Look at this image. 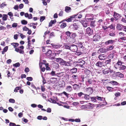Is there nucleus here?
Returning a JSON list of instances; mask_svg holds the SVG:
<instances>
[{"label":"nucleus","instance_id":"f257e3e1","mask_svg":"<svg viewBox=\"0 0 126 126\" xmlns=\"http://www.w3.org/2000/svg\"><path fill=\"white\" fill-rule=\"evenodd\" d=\"M85 78L86 82L89 84H95V83L96 82L95 80L93 78H91L88 76H86Z\"/></svg>","mask_w":126,"mask_h":126},{"label":"nucleus","instance_id":"f03ea898","mask_svg":"<svg viewBox=\"0 0 126 126\" xmlns=\"http://www.w3.org/2000/svg\"><path fill=\"white\" fill-rule=\"evenodd\" d=\"M55 54L54 53H52V52L51 50L48 49L47 52L45 53V55L49 57L53 58L55 56Z\"/></svg>","mask_w":126,"mask_h":126},{"label":"nucleus","instance_id":"7ed1b4c3","mask_svg":"<svg viewBox=\"0 0 126 126\" xmlns=\"http://www.w3.org/2000/svg\"><path fill=\"white\" fill-rule=\"evenodd\" d=\"M101 38V37L99 33H97L93 36V40L94 41H98L100 40Z\"/></svg>","mask_w":126,"mask_h":126},{"label":"nucleus","instance_id":"20e7f679","mask_svg":"<svg viewBox=\"0 0 126 126\" xmlns=\"http://www.w3.org/2000/svg\"><path fill=\"white\" fill-rule=\"evenodd\" d=\"M77 63V65L82 68H83V65L85 64V61L81 59L79 60L78 61L75 62Z\"/></svg>","mask_w":126,"mask_h":126},{"label":"nucleus","instance_id":"39448f33","mask_svg":"<svg viewBox=\"0 0 126 126\" xmlns=\"http://www.w3.org/2000/svg\"><path fill=\"white\" fill-rule=\"evenodd\" d=\"M78 47L77 45L74 44L71 45L70 46V50L73 52L77 51L78 50Z\"/></svg>","mask_w":126,"mask_h":126},{"label":"nucleus","instance_id":"423d86ee","mask_svg":"<svg viewBox=\"0 0 126 126\" xmlns=\"http://www.w3.org/2000/svg\"><path fill=\"white\" fill-rule=\"evenodd\" d=\"M11 45L14 46V47L15 49V50L17 52H19V49L17 48V47H18L19 45V44L17 43H13L11 44Z\"/></svg>","mask_w":126,"mask_h":126},{"label":"nucleus","instance_id":"0eeeda50","mask_svg":"<svg viewBox=\"0 0 126 126\" xmlns=\"http://www.w3.org/2000/svg\"><path fill=\"white\" fill-rule=\"evenodd\" d=\"M86 33L88 35L90 36L93 34V30L89 27H88L86 30Z\"/></svg>","mask_w":126,"mask_h":126},{"label":"nucleus","instance_id":"6e6552de","mask_svg":"<svg viewBox=\"0 0 126 126\" xmlns=\"http://www.w3.org/2000/svg\"><path fill=\"white\" fill-rule=\"evenodd\" d=\"M93 90L92 88L89 87L88 88H86V93L89 95H91L93 92Z\"/></svg>","mask_w":126,"mask_h":126},{"label":"nucleus","instance_id":"1a4fd4ad","mask_svg":"<svg viewBox=\"0 0 126 126\" xmlns=\"http://www.w3.org/2000/svg\"><path fill=\"white\" fill-rule=\"evenodd\" d=\"M90 26L92 28H94L95 27H98L97 22L95 20L92 21L90 24Z\"/></svg>","mask_w":126,"mask_h":126},{"label":"nucleus","instance_id":"9d476101","mask_svg":"<svg viewBox=\"0 0 126 126\" xmlns=\"http://www.w3.org/2000/svg\"><path fill=\"white\" fill-rule=\"evenodd\" d=\"M79 26V25L78 23H74L71 26L72 29L75 30H77L78 29Z\"/></svg>","mask_w":126,"mask_h":126},{"label":"nucleus","instance_id":"9b49d317","mask_svg":"<svg viewBox=\"0 0 126 126\" xmlns=\"http://www.w3.org/2000/svg\"><path fill=\"white\" fill-rule=\"evenodd\" d=\"M46 64H44L41 63H40L39 66L42 71L43 72L45 71Z\"/></svg>","mask_w":126,"mask_h":126},{"label":"nucleus","instance_id":"f8f14e48","mask_svg":"<svg viewBox=\"0 0 126 126\" xmlns=\"http://www.w3.org/2000/svg\"><path fill=\"white\" fill-rule=\"evenodd\" d=\"M104 22L102 19L99 20L97 22L98 26L100 27V26H103L104 24Z\"/></svg>","mask_w":126,"mask_h":126},{"label":"nucleus","instance_id":"ddd939ff","mask_svg":"<svg viewBox=\"0 0 126 126\" xmlns=\"http://www.w3.org/2000/svg\"><path fill=\"white\" fill-rule=\"evenodd\" d=\"M117 76L116 73H115V72H113V70H111V76L113 78H115Z\"/></svg>","mask_w":126,"mask_h":126},{"label":"nucleus","instance_id":"4468645a","mask_svg":"<svg viewBox=\"0 0 126 126\" xmlns=\"http://www.w3.org/2000/svg\"><path fill=\"white\" fill-rule=\"evenodd\" d=\"M56 61L57 62L61 64H63L64 61L61 58L56 59Z\"/></svg>","mask_w":126,"mask_h":126},{"label":"nucleus","instance_id":"2eb2a0df","mask_svg":"<svg viewBox=\"0 0 126 126\" xmlns=\"http://www.w3.org/2000/svg\"><path fill=\"white\" fill-rule=\"evenodd\" d=\"M111 13L112 15H113V16L115 18L118 17H119L120 16V15L116 13L115 12H112V11Z\"/></svg>","mask_w":126,"mask_h":126},{"label":"nucleus","instance_id":"dca6fc26","mask_svg":"<svg viewBox=\"0 0 126 126\" xmlns=\"http://www.w3.org/2000/svg\"><path fill=\"white\" fill-rule=\"evenodd\" d=\"M56 22V19L54 20H51L49 23L48 27H50L52 26L53 24H54Z\"/></svg>","mask_w":126,"mask_h":126},{"label":"nucleus","instance_id":"f3484780","mask_svg":"<svg viewBox=\"0 0 126 126\" xmlns=\"http://www.w3.org/2000/svg\"><path fill=\"white\" fill-rule=\"evenodd\" d=\"M77 68L74 67L72 69H70V73L73 74L76 73L77 72Z\"/></svg>","mask_w":126,"mask_h":126},{"label":"nucleus","instance_id":"a211bd4d","mask_svg":"<svg viewBox=\"0 0 126 126\" xmlns=\"http://www.w3.org/2000/svg\"><path fill=\"white\" fill-rule=\"evenodd\" d=\"M71 10V9L70 7L66 6L65 7V11L67 13L70 12Z\"/></svg>","mask_w":126,"mask_h":126},{"label":"nucleus","instance_id":"6ab92c4d","mask_svg":"<svg viewBox=\"0 0 126 126\" xmlns=\"http://www.w3.org/2000/svg\"><path fill=\"white\" fill-rule=\"evenodd\" d=\"M98 58L100 60H104L105 59L106 56L104 54H100L98 56Z\"/></svg>","mask_w":126,"mask_h":126},{"label":"nucleus","instance_id":"aec40b11","mask_svg":"<svg viewBox=\"0 0 126 126\" xmlns=\"http://www.w3.org/2000/svg\"><path fill=\"white\" fill-rule=\"evenodd\" d=\"M19 48L20 49H19V52L20 54H24V52L23 50V49L24 48V47L23 46H20Z\"/></svg>","mask_w":126,"mask_h":126},{"label":"nucleus","instance_id":"412c9836","mask_svg":"<svg viewBox=\"0 0 126 126\" xmlns=\"http://www.w3.org/2000/svg\"><path fill=\"white\" fill-rule=\"evenodd\" d=\"M95 65L99 67H101L103 66V63L102 62L99 61L95 64Z\"/></svg>","mask_w":126,"mask_h":126},{"label":"nucleus","instance_id":"4be33fe9","mask_svg":"<svg viewBox=\"0 0 126 126\" xmlns=\"http://www.w3.org/2000/svg\"><path fill=\"white\" fill-rule=\"evenodd\" d=\"M72 19H71V18L70 17L69 18H68L67 19H64L61 22H59V23H61L65 21H66L67 22H71L72 21Z\"/></svg>","mask_w":126,"mask_h":126},{"label":"nucleus","instance_id":"5701e85b","mask_svg":"<svg viewBox=\"0 0 126 126\" xmlns=\"http://www.w3.org/2000/svg\"><path fill=\"white\" fill-rule=\"evenodd\" d=\"M77 44L78 47L80 48H83L84 47L82 45V43L81 42L78 41Z\"/></svg>","mask_w":126,"mask_h":126},{"label":"nucleus","instance_id":"b1692460","mask_svg":"<svg viewBox=\"0 0 126 126\" xmlns=\"http://www.w3.org/2000/svg\"><path fill=\"white\" fill-rule=\"evenodd\" d=\"M48 101H49L50 102L52 103H57V104H58L59 105V106H61L62 105L61 104H59V103H57L56 101L51 98L49 99H48Z\"/></svg>","mask_w":126,"mask_h":126},{"label":"nucleus","instance_id":"393cba45","mask_svg":"<svg viewBox=\"0 0 126 126\" xmlns=\"http://www.w3.org/2000/svg\"><path fill=\"white\" fill-rule=\"evenodd\" d=\"M48 47L47 46H46L44 47H42V50L43 52H47V51L48 50Z\"/></svg>","mask_w":126,"mask_h":126},{"label":"nucleus","instance_id":"a878e982","mask_svg":"<svg viewBox=\"0 0 126 126\" xmlns=\"http://www.w3.org/2000/svg\"><path fill=\"white\" fill-rule=\"evenodd\" d=\"M81 49V50L82 54H86L87 52V49L84 47H83V48H82Z\"/></svg>","mask_w":126,"mask_h":126},{"label":"nucleus","instance_id":"bb28decb","mask_svg":"<svg viewBox=\"0 0 126 126\" xmlns=\"http://www.w3.org/2000/svg\"><path fill=\"white\" fill-rule=\"evenodd\" d=\"M66 89L67 92H71L72 90V88L70 86H68L66 87Z\"/></svg>","mask_w":126,"mask_h":126},{"label":"nucleus","instance_id":"cd10ccee","mask_svg":"<svg viewBox=\"0 0 126 126\" xmlns=\"http://www.w3.org/2000/svg\"><path fill=\"white\" fill-rule=\"evenodd\" d=\"M80 78L81 79V81L82 82H83L84 81H85V76L84 75H81L80 76Z\"/></svg>","mask_w":126,"mask_h":126},{"label":"nucleus","instance_id":"c85d7f7f","mask_svg":"<svg viewBox=\"0 0 126 126\" xmlns=\"http://www.w3.org/2000/svg\"><path fill=\"white\" fill-rule=\"evenodd\" d=\"M123 26L122 25L119 24H118L117 25L116 28L118 30H121L122 29Z\"/></svg>","mask_w":126,"mask_h":126},{"label":"nucleus","instance_id":"c756f323","mask_svg":"<svg viewBox=\"0 0 126 126\" xmlns=\"http://www.w3.org/2000/svg\"><path fill=\"white\" fill-rule=\"evenodd\" d=\"M79 86L77 84H74L73 85V88L75 90H77L79 88Z\"/></svg>","mask_w":126,"mask_h":126},{"label":"nucleus","instance_id":"7c9ffc66","mask_svg":"<svg viewBox=\"0 0 126 126\" xmlns=\"http://www.w3.org/2000/svg\"><path fill=\"white\" fill-rule=\"evenodd\" d=\"M89 94H84V98L86 100H89L91 98Z\"/></svg>","mask_w":126,"mask_h":126},{"label":"nucleus","instance_id":"2f4dec72","mask_svg":"<svg viewBox=\"0 0 126 126\" xmlns=\"http://www.w3.org/2000/svg\"><path fill=\"white\" fill-rule=\"evenodd\" d=\"M84 72L85 74L87 75V76H88L90 74L91 72L90 70L88 69H86L84 70Z\"/></svg>","mask_w":126,"mask_h":126},{"label":"nucleus","instance_id":"473e14b6","mask_svg":"<svg viewBox=\"0 0 126 126\" xmlns=\"http://www.w3.org/2000/svg\"><path fill=\"white\" fill-rule=\"evenodd\" d=\"M117 76L121 78H123L124 77V75L119 72H117Z\"/></svg>","mask_w":126,"mask_h":126},{"label":"nucleus","instance_id":"72a5a7b5","mask_svg":"<svg viewBox=\"0 0 126 126\" xmlns=\"http://www.w3.org/2000/svg\"><path fill=\"white\" fill-rule=\"evenodd\" d=\"M99 51H100L102 53H105L107 52V50L106 49V48L103 47L100 48L99 50Z\"/></svg>","mask_w":126,"mask_h":126},{"label":"nucleus","instance_id":"f704fd0d","mask_svg":"<svg viewBox=\"0 0 126 126\" xmlns=\"http://www.w3.org/2000/svg\"><path fill=\"white\" fill-rule=\"evenodd\" d=\"M8 49V46H7L4 47L3 49V50L2 52V54H3L5 52H6L7 51Z\"/></svg>","mask_w":126,"mask_h":126},{"label":"nucleus","instance_id":"c9c22d12","mask_svg":"<svg viewBox=\"0 0 126 126\" xmlns=\"http://www.w3.org/2000/svg\"><path fill=\"white\" fill-rule=\"evenodd\" d=\"M67 26L66 23H62L60 26L61 28L63 29Z\"/></svg>","mask_w":126,"mask_h":126},{"label":"nucleus","instance_id":"e433bc0d","mask_svg":"<svg viewBox=\"0 0 126 126\" xmlns=\"http://www.w3.org/2000/svg\"><path fill=\"white\" fill-rule=\"evenodd\" d=\"M63 64L65 66H70V63L69 62H66L64 61Z\"/></svg>","mask_w":126,"mask_h":126},{"label":"nucleus","instance_id":"4c0bfd02","mask_svg":"<svg viewBox=\"0 0 126 126\" xmlns=\"http://www.w3.org/2000/svg\"><path fill=\"white\" fill-rule=\"evenodd\" d=\"M21 88V86L16 87L14 89V92H17L18 90H19Z\"/></svg>","mask_w":126,"mask_h":126},{"label":"nucleus","instance_id":"58836bf2","mask_svg":"<svg viewBox=\"0 0 126 126\" xmlns=\"http://www.w3.org/2000/svg\"><path fill=\"white\" fill-rule=\"evenodd\" d=\"M7 16L6 14H3V16L2 19L3 20L5 21L7 19Z\"/></svg>","mask_w":126,"mask_h":126},{"label":"nucleus","instance_id":"ea45409f","mask_svg":"<svg viewBox=\"0 0 126 126\" xmlns=\"http://www.w3.org/2000/svg\"><path fill=\"white\" fill-rule=\"evenodd\" d=\"M62 50H55V53L54 54H55V55H56V54L59 55V54L61 52H62Z\"/></svg>","mask_w":126,"mask_h":126},{"label":"nucleus","instance_id":"a19ab883","mask_svg":"<svg viewBox=\"0 0 126 126\" xmlns=\"http://www.w3.org/2000/svg\"><path fill=\"white\" fill-rule=\"evenodd\" d=\"M126 68V67L124 65H121L120 66L119 68L120 70H124Z\"/></svg>","mask_w":126,"mask_h":126},{"label":"nucleus","instance_id":"79ce46f5","mask_svg":"<svg viewBox=\"0 0 126 126\" xmlns=\"http://www.w3.org/2000/svg\"><path fill=\"white\" fill-rule=\"evenodd\" d=\"M91 101L94 102H96V97H92L91 98Z\"/></svg>","mask_w":126,"mask_h":126},{"label":"nucleus","instance_id":"37998d69","mask_svg":"<svg viewBox=\"0 0 126 126\" xmlns=\"http://www.w3.org/2000/svg\"><path fill=\"white\" fill-rule=\"evenodd\" d=\"M101 8V6L100 5H97L95 6L94 8V9L96 10H99Z\"/></svg>","mask_w":126,"mask_h":126},{"label":"nucleus","instance_id":"c03bdc74","mask_svg":"<svg viewBox=\"0 0 126 126\" xmlns=\"http://www.w3.org/2000/svg\"><path fill=\"white\" fill-rule=\"evenodd\" d=\"M7 4H5V3H2L0 5V7L1 9H3L4 7L6 6Z\"/></svg>","mask_w":126,"mask_h":126},{"label":"nucleus","instance_id":"a18cd8bd","mask_svg":"<svg viewBox=\"0 0 126 126\" xmlns=\"http://www.w3.org/2000/svg\"><path fill=\"white\" fill-rule=\"evenodd\" d=\"M111 83L113 85H117L118 84V83L117 82L113 81H111Z\"/></svg>","mask_w":126,"mask_h":126},{"label":"nucleus","instance_id":"49530a36","mask_svg":"<svg viewBox=\"0 0 126 126\" xmlns=\"http://www.w3.org/2000/svg\"><path fill=\"white\" fill-rule=\"evenodd\" d=\"M21 23L22 24L26 25L27 24V22L26 20H23L21 21Z\"/></svg>","mask_w":126,"mask_h":126},{"label":"nucleus","instance_id":"de8ad7c7","mask_svg":"<svg viewBox=\"0 0 126 126\" xmlns=\"http://www.w3.org/2000/svg\"><path fill=\"white\" fill-rule=\"evenodd\" d=\"M62 94H64L67 98L68 97L69 95H70L69 94L65 92V91L63 92L62 93Z\"/></svg>","mask_w":126,"mask_h":126},{"label":"nucleus","instance_id":"09e8293b","mask_svg":"<svg viewBox=\"0 0 126 126\" xmlns=\"http://www.w3.org/2000/svg\"><path fill=\"white\" fill-rule=\"evenodd\" d=\"M45 19V16H41L40 17V21L41 22H42Z\"/></svg>","mask_w":126,"mask_h":126},{"label":"nucleus","instance_id":"8fccbe9b","mask_svg":"<svg viewBox=\"0 0 126 126\" xmlns=\"http://www.w3.org/2000/svg\"><path fill=\"white\" fill-rule=\"evenodd\" d=\"M20 64L19 63H17L13 65V66L17 67L20 66Z\"/></svg>","mask_w":126,"mask_h":126},{"label":"nucleus","instance_id":"3c124183","mask_svg":"<svg viewBox=\"0 0 126 126\" xmlns=\"http://www.w3.org/2000/svg\"><path fill=\"white\" fill-rule=\"evenodd\" d=\"M9 102L10 103H14L15 102V100L13 99L10 98L9 100Z\"/></svg>","mask_w":126,"mask_h":126},{"label":"nucleus","instance_id":"603ef678","mask_svg":"<svg viewBox=\"0 0 126 126\" xmlns=\"http://www.w3.org/2000/svg\"><path fill=\"white\" fill-rule=\"evenodd\" d=\"M31 87L32 89L36 90V88L35 86L32 83L31 84Z\"/></svg>","mask_w":126,"mask_h":126},{"label":"nucleus","instance_id":"864d4df0","mask_svg":"<svg viewBox=\"0 0 126 126\" xmlns=\"http://www.w3.org/2000/svg\"><path fill=\"white\" fill-rule=\"evenodd\" d=\"M46 66V69L47 70H51L50 68L48 66V64H47Z\"/></svg>","mask_w":126,"mask_h":126},{"label":"nucleus","instance_id":"5fc2aeb1","mask_svg":"<svg viewBox=\"0 0 126 126\" xmlns=\"http://www.w3.org/2000/svg\"><path fill=\"white\" fill-rule=\"evenodd\" d=\"M64 48L66 49H69L70 50V46L67 45V44L64 45Z\"/></svg>","mask_w":126,"mask_h":126},{"label":"nucleus","instance_id":"6e6d98bb","mask_svg":"<svg viewBox=\"0 0 126 126\" xmlns=\"http://www.w3.org/2000/svg\"><path fill=\"white\" fill-rule=\"evenodd\" d=\"M97 99L99 100H100V101H102V99L103 98V97H99L98 96H96Z\"/></svg>","mask_w":126,"mask_h":126},{"label":"nucleus","instance_id":"4d7b16f0","mask_svg":"<svg viewBox=\"0 0 126 126\" xmlns=\"http://www.w3.org/2000/svg\"><path fill=\"white\" fill-rule=\"evenodd\" d=\"M63 11L61 10V11L58 15L59 16H63Z\"/></svg>","mask_w":126,"mask_h":126},{"label":"nucleus","instance_id":"13d9d810","mask_svg":"<svg viewBox=\"0 0 126 126\" xmlns=\"http://www.w3.org/2000/svg\"><path fill=\"white\" fill-rule=\"evenodd\" d=\"M54 34V32H51L49 35V38H51L52 37L54 36L55 35Z\"/></svg>","mask_w":126,"mask_h":126},{"label":"nucleus","instance_id":"bf43d9fd","mask_svg":"<svg viewBox=\"0 0 126 126\" xmlns=\"http://www.w3.org/2000/svg\"><path fill=\"white\" fill-rule=\"evenodd\" d=\"M76 54L78 56H79L80 55L82 54V53L81 51H76Z\"/></svg>","mask_w":126,"mask_h":126},{"label":"nucleus","instance_id":"052dcab7","mask_svg":"<svg viewBox=\"0 0 126 126\" xmlns=\"http://www.w3.org/2000/svg\"><path fill=\"white\" fill-rule=\"evenodd\" d=\"M41 90L42 92H44L45 90V86L44 85L43 86H41Z\"/></svg>","mask_w":126,"mask_h":126},{"label":"nucleus","instance_id":"680f3d73","mask_svg":"<svg viewBox=\"0 0 126 126\" xmlns=\"http://www.w3.org/2000/svg\"><path fill=\"white\" fill-rule=\"evenodd\" d=\"M97 55V53L96 52H95L92 53V56L94 58L95 57H96Z\"/></svg>","mask_w":126,"mask_h":126},{"label":"nucleus","instance_id":"e2e57ef3","mask_svg":"<svg viewBox=\"0 0 126 126\" xmlns=\"http://www.w3.org/2000/svg\"><path fill=\"white\" fill-rule=\"evenodd\" d=\"M115 28V25L114 24H112L111 25V29H112L113 30H114Z\"/></svg>","mask_w":126,"mask_h":126},{"label":"nucleus","instance_id":"0e129e2a","mask_svg":"<svg viewBox=\"0 0 126 126\" xmlns=\"http://www.w3.org/2000/svg\"><path fill=\"white\" fill-rule=\"evenodd\" d=\"M23 31H27L29 30L28 28H27L26 26L23 27Z\"/></svg>","mask_w":126,"mask_h":126},{"label":"nucleus","instance_id":"69168bd1","mask_svg":"<svg viewBox=\"0 0 126 126\" xmlns=\"http://www.w3.org/2000/svg\"><path fill=\"white\" fill-rule=\"evenodd\" d=\"M82 25L83 27H86L87 26V23L86 22H83L82 23Z\"/></svg>","mask_w":126,"mask_h":126},{"label":"nucleus","instance_id":"338daca9","mask_svg":"<svg viewBox=\"0 0 126 126\" xmlns=\"http://www.w3.org/2000/svg\"><path fill=\"white\" fill-rule=\"evenodd\" d=\"M26 79L29 81H32L33 80L32 78L31 77H28Z\"/></svg>","mask_w":126,"mask_h":126},{"label":"nucleus","instance_id":"774afa93","mask_svg":"<svg viewBox=\"0 0 126 126\" xmlns=\"http://www.w3.org/2000/svg\"><path fill=\"white\" fill-rule=\"evenodd\" d=\"M9 125L10 126H16V124L14 123L10 122Z\"/></svg>","mask_w":126,"mask_h":126}]
</instances>
